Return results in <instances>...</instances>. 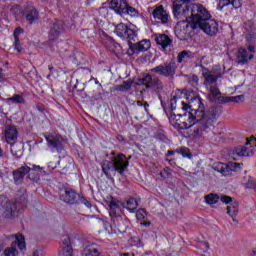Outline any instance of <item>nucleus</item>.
Listing matches in <instances>:
<instances>
[{
    "instance_id": "f257e3e1",
    "label": "nucleus",
    "mask_w": 256,
    "mask_h": 256,
    "mask_svg": "<svg viewBox=\"0 0 256 256\" xmlns=\"http://www.w3.org/2000/svg\"><path fill=\"white\" fill-rule=\"evenodd\" d=\"M184 113H188V125H192L193 137H203L205 133H211L215 129V123L223 110L221 106H212L205 110L203 99L199 95H188L186 97Z\"/></svg>"
},
{
    "instance_id": "f03ea898",
    "label": "nucleus",
    "mask_w": 256,
    "mask_h": 256,
    "mask_svg": "<svg viewBox=\"0 0 256 256\" xmlns=\"http://www.w3.org/2000/svg\"><path fill=\"white\" fill-rule=\"evenodd\" d=\"M172 13L176 19L185 18V20L177 23V29L183 27L184 31L189 27L195 31L198 25L212 18L205 6L193 3V0H173Z\"/></svg>"
},
{
    "instance_id": "7ed1b4c3",
    "label": "nucleus",
    "mask_w": 256,
    "mask_h": 256,
    "mask_svg": "<svg viewBox=\"0 0 256 256\" xmlns=\"http://www.w3.org/2000/svg\"><path fill=\"white\" fill-rule=\"evenodd\" d=\"M108 207L111 218V229H114L116 233H125L127 227L122 216L123 209H127L130 213H135L137 207H139V200L133 196L126 197L124 201L111 197Z\"/></svg>"
},
{
    "instance_id": "20e7f679",
    "label": "nucleus",
    "mask_w": 256,
    "mask_h": 256,
    "mask_svg": "<svg viewBox=\"0 0 256 256\" xmlns=\"http://www.w3.org/2000/svg\"><path fill=\"white\" fill-rule=\"evenodd\" d=\"M109 160H104L101 163L102 172L107 177V179H111V177L117 175H125V171L129 169V160L131 156L127 158V156L123 153H117L114 150L110 152Z\"/></svg>"
},
{
    "instance_id": "39448f33",
    "label": "nucleus",
    "mask_w": 256,
    "mask_h": 256,
    "mask_svg": "<svg viewBox=\"0 0 256 256\" xmlns=\"http://www.w3.org/2000/svg\"><path fill=\"white\" fill-rule=\"evenodd\" d=\"M161 105L166 114L170 113V116L168 117V119L172 127H174L175 129H182V130L193 128V125L187 123L186 121L179 122V119H177V117H186L187 112H184L183 114L181 113L175 114L173 112V111H185V109H187V105L183 101V98L179 96H173L170 99V108H167V104L163 101H161Z\"/></svg>"
},
{
    "instance_id": "423d86ee",
    "label": "nucleus",
    "mask_w": 256,
    "mask_h": 256,
    "mask_svg": "<svg viewBox=\"0 0 256 256\" xmlns=\"http://www.w3.org/2000/svg\"><path fill=\"white\" fill-rule=\"evenodd\" d=\"M110 9L121 17H124V15H129L134 18L141 16V12L133 7L131 3H129V0H111Z\"/></svg>"
},
{
    "instance_id": "0eeeda50",
    "label": "nucleus",
    "mask_w": 256,
    "mask_h": 256,
    "mask_svg": "<svg viewBox=\"0 0 256 256\" xmlns=\"http://www.w3.org/2000/svg\"><path fill=\"white\" fill-rule=\"evenodd\" d=\"M135 85H144L146 89H151L157 95L163 91V81H161V78L149 73L143 74L142 78L137 79Z\"/></svg>"
},
{
    "instance_id": "6e6552de",
    "label": "nucleus",
    "mask_w": 256,
    "mask_h": 256,
    "mask_svg": "<svg viewBox=\"0 0 256 256\" xmlns=\"http://www.w3.org/2000/svg\"><path fill=\"white\" fill-rule=\"evenodd\" d=\"M150 73H156L160 77H165L166 79H175L177 73V63L175 61L165 62L150 69Z\"/></svg>"
},
{
    "instance_id": "1a4fd4ad",
    "label": "nucleus",
    "mask_w": 256,
    "mask_h": 256,
    "mask_svg": "<svg viewBox=\"0 0 256 256\" xmlns=\"http://www.w3.org/2000/svg\"><path fill=\"white\" fill-rule=\"evenodd\" d=\"M4 211V216L6 219H14L21 213V207H19V202H9V198L5 196H0V211Z\"/></svg>"
},
{
    "instance_id": "9d476101",
    "label": "nucleus",
    "mask_w": 256,
    "mask_h": 256,
    "mask_svg": "<svg viewBox=\"0 0 256 256\" xmlns=\"http://www.w3.org/2000/svg\"><path fill=\"white\" fill-rule=\"evenodd\" d=\"M17 247L20 251H22V253H25V251H27L25 236H23V234L21 233L15 235V241L12 242L11 247H7L4 250V256H18L19 251L17 250Z\"/></svg>"
},
{
    "instance_id": "9b49d317",
    "label": "nucleus",
    "mask_w": 256,
    "mask_h": 256,
    "mask_svg": "<svg viewBox=\"0 0 256 256\" xmlns=\"http://www.w3.org/2000/svg\"><path fill=\"white\" fill-rule=\"evenodd\" d=\"M115 33L121 39H125L129 43L137 41V31L125 23H119L115 28Z\"/></svg>"
},
{
    "instance_id": "f8f14e48",
    "label": "nucleus",
    "mask_w": 256,
    "mask_h": 256,
    "mask_svg": "<svg viewBox=\"0 0 256 256\" xmlns=\"http://www.w3.org/2000/svg\"><path fill=\"white\" fill-rule=\"evenodd\" d=\"M43 137H45L47 141V146L51 151H57L58 153H61L63 151V136L61 134H53L49 132L43 133Z\"/></svg>"
},
{
    "instance_id": "ddd939ff",
    "label": "nucleus",
    "mask_w": 256,
    "mask_h": 256,
    "mask_svg": "<svg viewBox=\"0 0 256 256\" xmlns=\"http://www.w3.org/2000/svg\"><path fill=\"white\" fill-rule=\"evenodd\" d=\"M81 199V194L73 190V188L64 187L62 193L60 194V200L68 205H79V200Z\"/></svg>"
},
{
    "instance_id": "4468645a",
    "label": "nucleus",
    "mask_w": 256,
    "mask_h": 256,
    "mask_svg": "<svg viewBox=\"0 0 256 256\" xmlns=\"http://www.w3.org/2000/svg\"><path fill=\"white\" fill-rule=\"evenodd\" d=\"M197 29L203 31V33L209 37H215L217 33H219V22L215 19L208 18V20L198 25Z\"/></svg>"
},
{
    "instance_id": "2eb2a0df",
    "label": "nucleus",
    "mask_w": 256,
    "mask_h": 256,
    "mask_svg": "<svg viewBox=\"0 0 256 256\" xmlns=\"http://www.w3.org/2000/svg\"><path fill=\"white\" fill-rule=\"evenodd\" d=\"M256 147V138L252 137L247 141L245 146H237L234 148V155L237 157H253V148Z\"/></svg>"
},
{
    "instance_id": "dca6fc26",
    "label": "nucleus",
    "mask_w": 256,
    "mask_h": 256,
    "mask_svg": "<svg viewBox=\"0 0 256 256\" xmlns=\"http://www.w3.org/2000/svg\"><path fill=\"white\" fill-rule=\"evenodd\" d=\"M65 32V22L63 20H55L48 32V40L49 41H57L61 34Z\"/></svg>"
},
{
    "instance_id": "f3484780",
    "label": "nucleus",
    "mask_w": 256,
    "mask_h": 256,
    "mask_svg": "<svg viewBox=\"0 0 256 256\" xmlns=\"http://www.w3.org/2000/svg\"><path fill=\"white\" fill-rule=\"evenodd\" d=\"M19 137V130L13 124H8L4 128V139L8 145L13 147L17 143V139Z\"/></svg>"
},
{
    "instance_id": "a211bd4d",
    "label": "nucleus",
    "mask_w": 256,
    "mask_h": 256,
    "mask_svg": "<svg viewBox=\"0 0 256 256\" xmlns=\"http://www.w3.org/2000/svg\"><path fill=\"white\" fill-rule=\"evenodd\" d=\"M128 45L131 55H139V53H145V51L151 49V41L147 39L139 41L138 43L131 42Z\"/></svg>"
},
{
    "instance_id": "6ab92c4d",
    "label": "nucleus",
    "mask_w": 256,
    "mask_h": 256,
    "mask_svg": "<svg viewBox=\"0 0 256 256\" xmlns=\"http://www.w3.org/2000/svg\"><path fill=\"white\" fill-rule=\"evenodd\" d=\"M27 175L28 179H30L32 183H39V181H41V176L46 175L45 168L37 164H33L32 167L29 166Z\"/></svg>"
},
{
    "instance_id": "aec40b11",
    "label": "nucleus",
    "mask_w": 256,
    "mask_h": 256,
    "mask_svg": "<svg viewBox=\"0 0 256 256\" xmlns=\"http://www.w3.org/2000/svg\"><path fill=\"white\" fill-rule=\"evenodd\" d=\"M100 41L106 49L115 53V51H119L121 49V44L117 43L113 37L109 36L107 33L102 32L100 35Z\"/></svg>"
},
{
    "instance_id": "412c9836",
    "label": "nucleus",
    "mask_w": 256,
    "mask_h": 256,
    "mask_svg": "<svg viewBox=\"0 0 256 256\" xmlns=\"http://www.w3.org/2000/svg\"><path fill=\"white\" fill-rule=\"evenodd\" d=\"M61 245L59 247L58 256H75L73 254V245H71V237L64 235L61 238Z\"/></svg>"
},
{
    "instance_id": "4be33fe9",
    "label": "nucleus",
    "mask_w": 256,
    "mask_h": 256,
    "mask_svg": "<svg viewBox=\"0 0 256 256\" xmlns=\"http://www.w3.org/2000/svg\"><path fill=\"white\" fill-rule=\"evenodd\" d=\"M151 15L153 19L160 21L162 25H167L169 23V12L165 10L163 5L156 6Z\"/></svg>"
},
{
    "instance_id": "5701e85b",
    "label": "nucleus",
    "mask_w": 256,
    "mask_h": 256,
    "mask_svg": "<svg viewBox=\"0 0 256 256\" xmlns=\"http://www.w3.org/2000/svg\"><path fill=\"white\" fill-rule=\"evenodd\" d=\"M22 17L28 21L29 25H33V23L39 21V11L35 6H26L22 10Z\"/></svg>"
},
{
    "instance_id": "b1692460",
    "label": "nucleus",
    "mask_w": 256,
    "mask_h": 256,
    "mask_svg": "<svg viewBox=\"0 0 256 256\" xmlns=\"http://www.w3.org/2000/svg\"><path fill=\"white\" fill-rule=\"evenodd\" d=\"M154 41L158 47H161L162 51H167V47L173 45V39H171L166 34H154Z\"/></svg>"
},
{
    "instance_id": "393cba45",
    "label": "nucleus",
    "mask_w": 256,
    "mask_h": 256,
    "mask_svg": "<svg viewBox=\"0 0 256 256\" xmlns=\"http://www.w3.org/2000/svg\"><path fill=\"white\" fill-rule=\"evenodd\" d=\"M243 33L246 35L247 41H253L256 37V27L253 20H247L242 25Z\"/></svg>"
},
{
    "instance_id": "a878e982",
    "label": "nucleus",
    "mask_w": 256,
    "mask_h": 256,
    "mask_svg": "<svg viewBox=\"0 0 256 256\" xmlns=\"http://www.w3.org/2000/svg\"><path fill=\"white\" fill-rule=\"evenodd\" d=\"M29 173V166L26 164L12 171L15 185H21L25 180V175Z\"/></svg>"
},
{
    "instance_id": "bb28decb",
    "label": "nucleus",
    "mask_w": 256,
    "mask_h": 256,
    "mask_svg": "<svg viewBox=\"0 0 256 256\" xmlns=\"http://www.w3.org/2000/svg\"><path fill=\"white\" fill-rule=\"evenodd\" d=\"M103 248L97 243H91L85 246L82 251V256H101Z\"/></svg>"
},
{
    "instance_id": "cd10ccee",
    "label": "nucleus",
    "mask_w": 256,
    "mask_h": 256,
    "mask_svg": "<svg viewBox=\"0 0 256 256\" xmlns=\"http://www.w3.org/2000/svg\"><path fill=\"white\" fill-rule=\"evenodd\" d=\"M253 59V54L249 55V51L245 48H240L238 50L237 55V63L238 65H246V63H249V60Z\"/></svg>"
},
{
    "instance_id": "c85d7f7f",
    "label": "nucleus",
    "mask_w": 256,
    "mask_h": 256,
    "mask_svg": "<svg viewBox=\"0 0 256 256\" xmlns=\"http://www.w3.org/2000/svg\"><path fill=\"white\" fill-rule=\"evenodd\" d=\"M213 170L218 171V173H221L222 175L227 177V175H231L233 168L229 164L223 162H216L213 165Z\"/></svg>"
},
{
    "instance_id": "c756f323",
    "label": "nucleus",
    "mask_w": 256,
    "mask_h": 256,
    "mask_svg": "<svg viewBox=\"0 0 256 256\" xmlns=\"http://www.w3.org/2000/svg\"><path fill=\"white\" fill-rule=\"evenodd\" d=\"M228 5H232L234 9H241L243 3L241 0H219L217 9L219 11H223V8L227 7Z\"/></svg>"
},
{
    "instance_id": "7c9ffc66",
    "label": "nucleus",
    "mask_w": 256,
    "mask_h": 256,
    "mask_svg": "<svg viewBox=\"0 0 256 256\" xmlns=\"http://www.w3.org/2000/svg\"><path fill=\"white\" fill-rule=\"evenodd\" d=\"M245 101V95L218 97V103H241Z\"/></svg>"
},
{
    "instance_id": "2f4dec72",
    "label": "nucleus",
    "mask_w": 256,
    "mask_h": 256,
    "mask_svg": "<svg viewBox=\"0 0 256 256\" xmlns=\"http://www.w3.org/2000/svg\"><path fill=\"white\" fill-rule=\"evenodd\" d=\"M227 214L230 215L234 223L238 224L239 220H237V215H239V203L238 202L230 203V205L227 206Z\"/></svg>"
},
{
    "instance_id": "473e14b6",
    "label": "nucleus",
    "mask_w": 256,
    "mask_h": 256,
    "mask_svg": "<svg viewBox=\"0 0 256 256\" xmlns=\"http://www.w3.org/2000/svg\"><path fill=\"white\" fill-rule=\"evenodd\" d=\"M195 57V54L189 50L181 51L177 56L178 63H187V61H191Z\"/></svg>"
},
{
    "instance_id": "72a5a7b5",
    "label": "nucleus",
    "mask_w": 256,
    "mask_h": 256,
    "mask_svg": "<svg viewBox=\"0 0 256 256\" xmlns=\"http://www.w3.org/2000/svg\"><path fill=\"white\" fill-rule=\"evenodd\" d=\"M202 75L205 79V85H213V83H217V79H219V77L213 76L211 71H209L207 68H203Z\"/></svg>"
},
{
    "instance_id": "f704fd0d",
    "label": "nucleus",
    "mask_w": 256,
    "mask_h": 256,
    "mask_svg": "<svg viewBox=\"0 0 256 256\" xmlns=\"http://www.w3.org/2000/svg\"><path fill=\"white\" fill-rule=\"evenodd\" d=\"M133 87V80L123 81L122 84L114 86V91H120L121 93H125V91H129Z\"/></svg>"
},
{
    "instance_id": "c9c22d12",
    "label": "nucleus",
    "mask_w": 256,
    "mask_h": 256,
    "mask_svg": "<svg viewBox=\"0 0 256 256\" xmlns=\"http://www.w3.org/2000/svg\"><path fill=\"white\" fill-rule=\"evenodd\" d=\"M220 95H221V91L219 90V88L215 86L210 87V94L208 95V99L209 101H211V103H213L216 100L219 101V97H223Z\"/></svg>"
},
{
    "instance_id": "e433bc0d",
    "label": "nucleus",
    "mask_w": 256,
    "mask_h": 256,
    "mask_svg": "<svg viewBox=\"0 0 256 256\" xmlns=\"http://www.w3.org/2000/svg\"><path fill=\"white\" fill-rule=\"evenodd\" d=\"M9 103H14L18 105H25V98L22 95L14 94L12 97L6 99Z\"/></svg>"
},
{
    "instance_id": "4c0bfd02",
    "label": "nucleus",
    "mask_w": 256,
    "mask_h": 256,
    "mask_svg": "<svg viewBox=\"0 0 256 256\" xmlns=\"http://www.w3.org/2000/svg\"><path fill=\"white\" fill-rule=\"evenodd\" d=\"M204 199L208 205H215L216 203L219 202V195L210 193L206 195Z\"/></svg>"
},
{
    "instance_id": "58836bf2",
    "label": "nucleus",
    "mask_w": 256,
    "mask_h": 256,
    "mask_svg": "<svg viewBox=\"0 0 256 256\" xmlns=\"http://www.w3.org/2000/svg\"><path fill=\"white\" fill-rule=\"evenodd\" d=\"M176 153L182 155V157H188V159H191V157H193V155L191 154V150H189V148L185 146L177 148Z\"/></svg>"
},
{
    "instance_id": "ea45409f",
    "label": "nucleus",
    "mask_w": 256,
    "mask_h": 256,
    "mask_svg": "<svg viewBox=\"0 0 256 256\" xmlns=\"http://www.w3.org/2000/svg\"><path fill=\"white\" fill-rule=\"evenodd\" d=\"M136 218L138 221H147V210L145 208H139L136 211Z\"/></svg>"
},
{
    "instance_id": "a19ab883",
    "label": "nucleus",
    "mask_w": 256,
    "mask_h": 256,
    "mask_svg": "<svg viewBox=\"0 0 256 256\" xmlns=\"http://www.w3.org/2000/svg\"><path fill=\"white\" fill-rule=\"evenodd\" d=\"M154 137L157 141H161L162 143H167V141H169L167 135H165V131L163 130L156 132Z\"/></svg>"
},
{
    "instance_id": "79ce46f5",
    "label": "nucleus",
    "mask_w": 256,
    "mask_h": 256,
    "mask_svg": "<svg viewBox=\"0 0 256 256\" xmlns=\"http://www.w3.org/2000/svg\"><path fill=\"white\" fill-rule=\"evenodd\" d=\"M188 83L192 87H197L199 85V76L193 74L192 76L188 77Z\"/></svg>"
},
{
    "instance_id": "37998d69",
    "label": "nucleus",
    "mask_w": 256,
    "mask_h": 256,
    "mask_svg": "<svg viewBox=\"0 0 256 256\" xmlns=\"http://www.w3.org/2000/svg\"><path fill=\"white\" fill-rule=\"evenodd\" d=\"M171 173H173V170H171L169 167H166L161 170L160 177H162V179H169V177H171Z\"/></svg>"
},
{
    "instance_id": "c03bdc74",
    "label": "nucleus",
    "mask_w": 256,
    "mask_h": 256,
    "mask_svg": "<svg viewBox=\"0 0 256 256\" xmlns=\"http://www.w3.org/2000/svg\"><path fill=\"white\" fill-rule=\"evenodd\" d=\"M14 49L21 53L23 51V46H21V40H19V37L14 38Z\"/></svg>"
},
{
    "instance_id": "a18cd8bd",
    "label": "nucleus",
    "mask_w": 256,
    "mask_h": 256,
    "mask_svg": "<svg viewBox=\"0 0 256 256\" xmlns=\"http://www.w3.org/2000/svg\"><path fill=\"white\" fill-rule=\"evenodd\" d=\"M131 247H141V238L140 237H132L130 240Z\"/></svg>"
},
{
    "instance_id": "49530a36",
    "label": "nucleus",
    "mask_w": 256,
    "mask_h": 256,
    "mask_svg": "<svg viewBox=\"0 0 256 256\" xmlns=\"http://www.w3.org/2000/svg\"><path fill=\"white\" fill-rule=\"evenodd\" d=\"M79 203H82L83 205L88 207V209H91V207H93V205L91 204V201L87 200V198L81 195H80Z\"/></svg>"
},
{
    "instance_id": "de8ad7c7",
    "label": "nucleus",
    "mask_w": 256,
    "mask_h": 256,
    "mask_svg": "<svg viewBox=\"0 0 256 256\" xmlns=\"http://www.w3.org/2000/svg\"><path fill=\"white\" fill-rule=\"evenodd\" d=\"M220 201H222V203H225L226 205H229V203H233V198L231 196L222 195L220 197Z\"/></svg>"
},
{
    "instance_id": "09e8293b",
    "label": "nucleus",
    "mask_w": 256,
    "mask_h": 256,
    "mask_svg": "<svg viewBox=\"0 0 256 256\" xmlns=\"http://www.w3.org/2000/svg\"><path fill=\"white\" fill-rule=\"evenodd\" d=\"M22 33H24L23 28L17 27L13 33L14 39H17V37H19Z\"/></svg>"
},
{
    "instance_id": "8fccbe9b",
    "label": "nucleus",
    "mask_w": 256,
    "mask_h": 256,
    "mask_svg": "<svg viewBox=\"0 0 256 256\" xmlns=\"http://www.w3.org/2000/svg\"><path fill=\"white\" fill-rule=\"evenodd\" d=\"M247 189H255L256 187V182L254 180H248L246 183Z\"/></svg>"
},
{
    "instance_id": "3c124183",
    "label": "nucleus",
    "mask_w": 256,
    "mask_h": 256,
    "mask_svg": "<svg viewBox=\"0 0 256 256\" xmlns=\"http://www.w3.org/2000/svg\"><path fill=\"white\" fill-rule=\"evenodd\" d=\"M102 98H103V94H101V92H99L98 94L93 95L90 98V101H99V99H102Z\"/></svg>"
},
{
    "instance_id": "603ef678",
    "label": "nucleus",
    "mask_w": 256,
    "mask_h": 256,
    "mask_svg": "<svg viewBox=\"0 0 256 256\" xmlns=\"http://www.w3.org/2000/svg\"><path fill=\"white\" fill-rule=\"evenodd\" d=\"M116 139L119 143H122V145H125V136L121 135V134H118L116 136Z\"/></svg>"
},
{
    "instance_id": "864d4df0",
    "label": "nucleus",
    "mask_w": 256,
    "mask_h": 256,
    "mask_svg": "<svg viewBox=\"0 0 256 256\" xmlns=\"http://www.w3.org/2000/svg\"><path fill=\"white\" fill-rule=\"evenodd\" d=\"M175 153H177V149H175V150H168L167 153L165 154V157L166 158H170L173 155H175Z\"/></svg>"
},
{
    "instance_id": "5fc2aeb1",
    "label": "nucleus",
    "mask_w": 256,
    "mask_h": 256,
    "mask_svg": "<svg viewBox=\"0 0 256 256\" xmlns=\"http://www.w3.org/2000/svg\"><path fill=\"white\" fill-rule=\"evenodd\" d=\"M36 109L37 111H40V113H45V106L43 105H37Z\"/></svg>"
},
{
    "instance_id": "6e6d98bb",
    "label": "nucleus",
    "mask_w": 256,
    "mask_h": 256,
    "mask_svg": "<svg viewBox=\"0 0 256 256\" xmlns=\"http://www.w3.org/2000/svg\"><path fill=\"white\" fill-rule=\"evenodd\" d=\"M142 221H144L143 223H141L143 227H151V221H145V220H142Z\"/></svg>"
},
{
    "instance_id": "4d7b16f0",
    "label": "nucleus",
    "mask_w": 256,
    "mask_h": 256,
    "mask_svg": "<svg viewBox=\"0 0 256 256\" xmlns=\"http://www.w3.org/2000/svg\"><path fill=\"white\" fill-rule=\"evenodd\" d=\"M5 79V74L3 73V68L0 66V81H3Z\"/></svg>"
},
{
    "instance_id": "13d9d810",
    "label": "nucleus",
    "mask_w": 256,
    "mask_h": 256,
    "mask_svg": "<svg viewBox=\"0 0 256 256\" xmlns=\"http://www.w3.org/2000/svg\"><path fill=\"white\" fill-rule=\"evenodd\" d=\"M166 161L169 163V165H175V159L171 158H166Z\"/></svg>"
},
{
    "instance_id": "bf43d9fd",
    "label": "nucleus",
    "mask_w": 256,
    "mask_h": 256,
    "mask_svg": "<svg viewBox=\"0 0 256 256\" xmlns=\"http://www.w3.org/2000/svg\"><path fill=\"white\" fill-rule=\"evenodd\" d=\"M143 107H144L146 113H149V110L147 109V108L149 107V104H148L147 102H145V103L143 104Z\"/></svg>"
},
{
    "instance_id": "052dcab7",
    "label": "nucleus",
    "mask_w": 256,
    "mask_h": 256,
    "mask_svg": "<svg viewBox=\"0 0 256 256\" xmlns=\"http://www.w3.org/2000/svg\"><path fill=\"white\" fill-rule=\"evenodd\" d=\"M248 51H250L251 53H253L255 51V47L254 46H249L248 47Z\"/></svg>"
},
{
    "instance_id": "680f3d73",
    "label": "nucleus",
    "mask_w": 256,
    "mask_h": 256,
    "mask_svg": "<svg viewBox=\"0 0 256 256\" xmlns=\"http://www.w3.org/2000/svg\"><path fill=\"white\" fill-rule=\"evenodd\" d=\"M136 105H138V107H143L144 103L141 102V101H137V102H136Z\"/></svg>"
},
{
    "instance_id": "e2e57ef3",
    "label": "nucleus",
    "mask_w": 256,
    "mask_h": 256,
    "mask_svg": "<svg viewBox=\"0 0 256 256\" xmlns=\"http://www.w3.org/2000/svg\"><path fill=\"white\" fill-rule=\"evenodd\" d=\"M251 256H256V248L252 249Z\"/></svg>"
},
{
    "instance_id": "0e129e2a",
    "label": "nucleus",
    "mask_w": 256,
    "mask_h": 256,
    "mask_svg": "<svg viewBox=\"0 0 256 256\" xmlns=\"http://www.w3.org/2000/svg\"><path fill=\"white\" fill-rule=\"evenodd\" d=\"M33 256H39V250H35V251L33 252Z\"/></svg>"
},
{
    "instance_id": "69168bd1",
    "label": "nucleus",
    "mask_w": 256,
    "mask_h": 256,
    "mask_svg": "<svg viewBox=\"0 0 256 256\" xmlns=\"http://www.w3.org/2000/svg\"><path fill=\"white\" fill-rule=\"evenodd\" d=\"M15 9H17V10H19V9H21V6H15L14 8H12V12H14L15 11Z\"/></svg>"
},
{
    "instance_id": "338daca9",
    "label": "nucleus",
    "mask_w": 256,
    "mask_h": 256,
    "mask_svg": "<svg viewBox=\"0 0 256 256\" xmlns=\"http://www.w3.org/2000/svg\"><path fill=\"white\" fill-rule=\"evenodd\" d=\"M120 256H131V254L130 253H123Z\"/></svg>"
},
{
    "instance_id": "774afa93",
    "label": "nucleus",
    "mask_w": 256,
    "mask_h": 256,
    "mask_svg": "<svg viewBox=\"0 0 256 256\" xmlns=\"http://www.w3.org/2000/svg\"><path fill=\"white\" fill-rule=\"evenodd\" d=\"M0 157H3V149L0 147Z\"/></svg>"
}]
</instances>
